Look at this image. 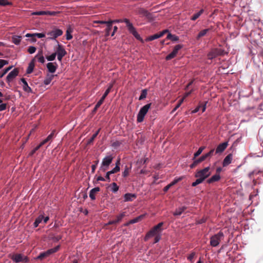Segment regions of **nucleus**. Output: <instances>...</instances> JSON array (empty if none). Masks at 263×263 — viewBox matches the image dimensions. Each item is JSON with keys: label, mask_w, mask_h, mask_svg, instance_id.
<instances>
[{"label": "nucleus", "mask_w": 263, "mask_h": 263, "mask_svg": "<svg viewBox=\"0 0 263 263\" xmlns=\"http://www.w3.org/2000/svg\"><path fill=\"white\" fill-rule=\"evenodd\" d=\"M112 21L113 23H125L129 33L133 34L136 39L138 40H141V36L136 31V28L127 18L116 20Z\"/></svg>", "instance_id": "nucleus-1"}, {"label": "nucleus", "mask_w": 263, "mask_h": 263, "mask_svg": "<svg viewBox=\"0 0 263 263\" xmlns=\"http://www.w3.org/2000/svg\"><path fill=\"white\" fill-rule=\"evenodd\" d=\"M113 160V157L111 155H109L105 157L103 160L99 168L100 171L105 172L108 169L110 164L111 163Z\"/></svg>", "instance_id": "nucleus-2"}, {"label": "nucleus", "mask_w": 263, "mask_h": 263, "mask_svg": "<svg viewBox=\"0 0 263 263\" xmlns=\"http://www.w3.org/2000/svg\"><path fill=\"white\" fill-rule=\"evenodd\" d=\"M151 103L147 104L141 108L137 115V120L138 122L140 123L143 121L145 115L151 107Z\"/></svg>", "instance_id": "nucleus-3"}, {"label": "nucleus", "mask_w": 263, "mask_h": 263, "mask_svg": "<svg viewBox=\"0 0 263 263\" xmlns=\"http://www.w3.org/2000/svg\"><path fill=\"white\" fill-rule=\"evenodd\" d=\"M211 175L210 172V167L207 166L202 170H200L196 172L195 175V177L199 178L203 181L206 178H207Z\"/></svg>", "instance_id": "nucleus-4"}, {"label": "nucleus", "mask_w": 263, "mask_h": 263, "mask_svg": "<svg viewBox=\"0 0 263 263\" xmlns=\"http://www.w3.org/2000/svg\"><path fill=\"white\" fill-rule=\"evenodd\" d=\"M223 236V233L221 231H220L218 233L211 236L210 238V245L213 247L218 246L219 244L220 241Z\"/></svg>", "instance_id": "nucleus-5"}, {"label": "nucleus", "mask_w": 263, "mask_h": 263, "mask_svg": "<svg viewBox=\"0 0 263 263\" xmlns=\"http://www.w3.org/2000/svg\"><path fill=\"white\" fill-rule=\"evenodd\" d=\"M60 246L58 245L53 248L50 249L46 251L41 252L36 257V259H42L48 257L51 254L57 252L60 249Z\"/></svg>", "instance_id": "nucleus-6"}, {"label": "nucleus", "mask_w": 263, "mask_h": 263, "mask_svg": "<svg viewBox=\"0 0 263 263\" xmlns=\"http://www.w3.org/2000/svg\"><path fill=\"white\" fill-rule=\"evenodd\" d=\"M55 53H57V59L60 62L62 61V58L67 54V52L64 47L62 45L60 44L58 42L57 48Z\"/></svg>", "instance_id": "nucleus-7"}, {"label": "nucleus", "mask_w": 263, "mask_h": 263, "mask_svg": "<svg viewBox=\"0 0 263 263\" xmlns=\"http://www.w3.org/2000/svg\"><path fill=\"white\" fill-rule=\"evenodd\" d=\"M62 34L63 31L62 30L55 28L48 32L47 35L49 36L48 39L55 40L57 37L62 35Z\"/></svg>", "instance_id": "nucleus-8"}, {"label": "nucleus", "mask_w": 263, "mask_h": 263, "mask_svg": "<svg viewBox=\"0 0 263 263\" xmlns=\"http://www.w3.org/2000/svg\"><path fill=\"white\" fill-rule=\"evenodd\" d=\"M11 258L12 260L16 263L20 262H28L29 261L28 257L22 254H14L12 256Z\"/></svg>", "instance_id": "nucleus-9"}, {"label": "nucleus", "mask_w": 263, "mask_h": 263, "mask_svg": "<svg viewBox=\"0 0 263 263\" xmlns=\"http://www.w3.org/2000/svg\"><path fill=\"white\" fill-rule=\"evenodd\" d=\"M223 52V50L221 49H213L208 54V59L210 60L213 59L219 55H222Z\"/></svg>", "instance_id": "nucleus-10"}, {"label": "nucleus", "mask_w": 263, "mask_h": 263, "mask_svg": "<svg viewBox=\"0 0 263 263\" xmlns=\"http://www.w3.org/2000/svg\"><path fill=\"white\" fill-rule=\"evenodd\" d=\"M182 48V45L180 44H178L176 45L172 52H171L170 54H168L165 58L166 60H170L173 58H174L177 55L178 51Z\"/></svg>", "instance_id": "nucleus-11"}, {"label": "nucleus", "mask_w": 263, "mask_h": 263, "mask_svg": "<svg viewBox=\"0 0 263 263\" xmlns=\"http://www.w3.org/2000/svg\"><path fill=\"white\" fill-rule=\"evenodd\" d=\"M119 163H120L119 160H118L116 163V166L113 169H112L111 171H108L106 173L105 178L107 181L110 182V177H109L110 175L116 173H117L118 172H119L120 171V167L119 166Z\"/></svg>", "instance_id": "nucleus-12"}, {"label": "nucleus", "mask_w": 263, "mask_h": 263, "mask_svg": "<svg viewBox=\"0 0 263 263\" xmlns=\"http://www.w3.org/2000/svg\"><path fill=\"white\" fill-rule=\"evenodd\" d=\"M18 74V71L17 69H14L12 70L7 76V81L11 82L14 78H15Z\"/></svg>", "instance_id": "nucleus-13"}, {"label": "nucleus", "mask_w": 263, "mask_h": 263, "mask_svg": "<svg viewBox=\"0 0 263 263\" xmlns=\"http://www.w3.org/2000/svg\"><path fill=\"white\" fill-rule=\"evenodd\" d=\"M58 67L57 63L49 62L47 64V68L48 70L50 73H54Z\"/></svg>", "instance_id": "nucleus-14"}, {"label": "nucleus", "mask_w": 263, "mask_h": 263, "mask_svg": "<svg viewBox=\"0 0 263 263\" xmlns=\"http://www.w3.org/2000/svg\"><path fill=\"white\" fill-rule=\"evenodd\" d=\"M228 145V142H224L219 144L216 149L215 153L218 154L223 152L227 148Z\"/></svg>", "instance_id": "nucleus-15"}, {"label": "nucleus", "mask_w": 263, "mask_h": 263, "mask_svg": "<svg viewBox=\"0 0 263 263\" xmlns=\"http://www.w3.org/2000/svg\"><path fill=\"white\" fill-rule=\"evenodd\" d=\"M215 149H212L209 153L202 155L199 159H197V160L198 161V163H200V162L204 161L208 158L211 157L213 155Z\"/></svg>", "instance_id": "nucleus-16"}, {"label": "nucleus", "mask_w": 263, "mask_h": 263, "mask_svg": "<svg viewBox=\"0 0 263 263\" xmlns=\"http://www.w3.org/2000/svg\"><path fill=\"white\" fill-rule=\"evenodd\" d=\"M138 14L142 16H145L147 18L151 17V14L143 8H140L138 12Z\"/></svg>", "instance_id": "nucleus-17"}, {"label": "nucleus", "mask_w": 263, "mask_h": 263, "mask_svg": "<svg viewBox=\"0 0 263 263\" xmlns=\"http://www.w3.org/2000/svg\"><path fill=\"white\" fill-rule=\"evenodd\" d=\"M136 198V195L132 193H126L124 195V200L125 202L132 201Z\"/></svg>", "instance_id": "nucleus-18"}, {"label": "nucleus", "mask_w": 263, "mask_h": 263, "mask_svg": "<svg viewBox=\"0 0 263 263\" xmlns=\"http://www.w3.org/2000/svg\"><path fill=\"white\" fill-rule=\"evenodd\" d=\"M233 155L232 154H230L227 155L224 159L222 163L223 166H226L230 164L232 160Z\"/></svg>", "instance_id": "nucleus-19"}, {"label": "nucleus", "mask_w": 263, "mask_h": 263, "mask_svg": "<svg viewBox=\"0 0 263 263\" xmlns=\"http://www.w3.org/2000/svg\"><path fill=\"white\" fill-rule=\"evenodd\" d=\"M57 75H54L48 73L46 74V77L44 80V84L45 85H49L51 81L53 79L54 76H57Z\"/></svg>", "instance_id": "nucleus-20"}, {"label": "nucleus", "mask_w": 263, "mask_h": 263, "mask_svg": "<svg viewBox=\"0 0 263 263\" xmlns=\"http://www.w3.org/2000/svg\"><path fill=\"white\" fill-rule=\"evenodd\" d=\"M124 216H125V213L123 212L121 214H120L117 216L116 219L110 220L108 222V224H116V223H118L119 222H120L122 220V219L123 218V217Z\"/></svg>", "instance_id": "nucleus-21"}, {"label": "nucleus", "mask_w": 263, "mask_h": 263, "mask_svg": "<svg viewBox=\"0 0 263 263\" xmlns=\"http://www.w3.org/2000/svg\"><path fill=\"white\" fill-rule=\"evenodd\" d=\"M21 81L23 83V88L25 91L30 92L32 91L31 88L28 86V83L24 78H22Z\"/></svg>", "instance_id": "nucleus-22"}, {"label": "nucleus", "mask_w": 263, "mask_h": 263, "mask_svg": "<svg viewBox=\"0 0 263 263\" xmlns=\"http://www.w3.org/2000/svg\"><path fill=\"white\" fill-rule=\"evenodd\" d=\"M100 190V188L99 187H96L93 189H92L89 192V197L91 198V200H95L96 197H95V194L97 192H99Z\"/></svg>", "instance_id": "nucleus-23"}, {"label": "nucleus", "mask_w": 263, "mask_h": 263, "mask_svg": "<svg viewBox=\"0 0 263 263\" xmlns=\"http://www.w3.org/2000/svg\"><path fill=\"white\" fill-rule=\"evenodd\" d=\"M35 58L37 59V61L39 62L41 64H44L45 62V58L43 55V51L42 50L38 52L37 54L36 55Z\"/></svg>", "instance_id": "nucleus-24"}, {"label": "nucleus", "mask_w": 263, "mask_h": 263, "mask_svg": "<svg viewBox=\"0 0 263 263\" xmlns=\"http://www.w3.org/2000/svg\"><path fill=\"white\" fill-rule=\"evenodd\" d=\"M158 233H157V231H155L153 228L146 235L145 237V240H147L148 238L150 237H152L154 236H156L158 235Z\"/></svg>", "instance_id": "nucleus-25"}, {"label": "nucleus", "mask_w": 263, "mask_h": 263, "mask_svg": "<svg viewBox=\"0 0 263 263\" xmlns=\"http://www.w3.org/2000/svg\"><path fill=\"white\" fill-rule=\"evenodd\" d=\"M158 233H157V231H155L153 228L146 235L145 237V240H147L148 238L150 237H152L154 236H156L158 235Z\"/></svg>", "instance_id": "nucleus-26"}, {"label": "nucleus", "mask_w": 263, "mask_h": 263, "mask_svg": "<svg viewBox=\"0 0 263 263\" xmlns=\"http://www.w3.org/2000/svg\"><path fill=\"white\" fill-rule=\"evenodd\" d=\"M220 179V176L219 174H215L213 175L212 177L209 178L207 180V182L208 183H211L214 182L218 181Z\"/></svg>", "instance_id": "nucleus-27"}, {"label": "nucleus", "mask_w": 263, "mask_h": 263, "mask_svg": "<svg viewBox=\"0 0 263 263\" xmlns=\"http://www.w3.org/2000/svg\"><path fill=\"white\" fill-rule=\"evenodd\" d=\"M186 208L185 206L179 207L176 210L173 215L174 216H179L186 210Z\"/></svg>", "instance_id": "nucleus-28"}, {"label": "nucleus", "mask_w": 263, "mask_h": 263, "mask_svg": "<svg viewBox=\"0 0 263 263\" xmlns=\"http://www.w3.org/2000/svg\"><path fill=\"white\" fill-rule=\"evenodd\" d=\"M21 39V36L13 35L12 37V41L14 44L18 45L20 44Z\"/></svg>", "instance_id": "nucleus-29"}, {"label": "nucleus", "mask_w": 263, "mask_h": 263, "mask_svg": "<svg viewBox=\"0 0 263 263\" xmlns=\"http://www.w3.org/2000/svg\"><path fill=\"white\" fill-rule=\"evenodd\" d=\"M112 86H113V83L109 84L108 88L106 90V91H105L104 93L103 94V95L101 97V99H102L103 101L104 100L105 98L107 97V96L110 92L111 88H112Z\"/></svg>", "instance_id": "nucleus-30"}, {"label": "nucleus", "mask_w": 263, "mask_h": 263, "mask_svg": "<svg viewBox=\"0 0 263 263\" xmlns=\"http://www.w3.org/2000/svg\"><path fill=\"white\" fill-rule=\"evenodd\" d=\"M43 219V216L41 215L39 216L35 219V221L33 223V226L35 228L38 227L39 224L42 221Z\"/></svg>", "instance_id": "nucleus-31"}, {"label": "nucleus", "mask_w": 263, "mask_h": 263, "mask_svg": "<svg viewBox=\"0 0 263 263\" xmlns=\"http://www.w3.org/2000/svg\"><path fill=\"white\" fill-rule=\"evenodd\" d=\"M163 225V222H161L159 223L157 225L155 226L153 229L157 231L158 234H160L162 231V229L161 228L162 226Z\"/></svg>", "instance_id": "nucleus-32"}, {"label": "nucleus", "mask_w": 263, "mask_h": 263, "mask_svg": "<svg viewBox=\"0 0 263 263\" xmlns=\"http://www.w3.org/2000/svg\"><path fill=\"white\" fill-rule=\"evenodd\" d=\"M167 39L174 42H177L179 40V37L175 34L169 33L167 35Z\"/></svg>", "instance_id": "nucleus-33"}, {"label": "nucleus", "mask_w": 263, "mask_h": 263, "mask_svg": "<svg viewBox=\"0 0 263 263\" xmlns=\"http://www.w3.org/2000/svg\"><path fill=\"white\" fill-rule=\"evenodd\" d=\"M54 133L55 130H53L52 133L49 135H48V136L45 140H44L42 141L44 144L47 142L51 141L54 138Z\"/></svg>", "instance_id": "nucleus-34"}, {"label": "nucleus", "mask_w": 263, "mask_h": 263, "mask_svg": "<svg viewBox=\"0 0 263 263\" xmlns=\"http://www.w3.org/2000/svg\"><path fill=\"white\" fill-rule=\"evenodd\" d=\"M203 11H204L203 9L200 10L198 12L194 14L191 18V20L192 21H195L202 14Z\"/></svg>", "instance_id": "nucleus-35"}, {"label": "nucleus", "mask_w": 263, "mask_h": 263, "mask_svg": "<svg viewBox=\"0 0 263 263\" xmlns=\"http://www.w3.org/2000/svg\"><path fill=\"white\" fill-rule=\"evenodd\" d=\"M210 31V29H205L201 30L198 34L197 36V39L198 40L202 36L205 35L209 31Z\"/></svg>", "instance_id": "nucleus-36"}, {"label": "nucleus", "mask_w": 263, "mask_h": 263, "mask_svg": "<svg viewBox=\"0 0 263 263\" xmlns=\"http://www.w3.org/2000/svg\"><path fill=\"white\" fill-rule=\"evenodd\" d=\"M100 129H99L92 136V137L88 140L87 141V144H91L94 140V139L96 138L97 135L99 134Z\"/></svg>", "instance_id": "nucleus-37"}, {"label": "nucleus", "mask_w": 263, "mask_h": 263, "mask_svg": "<svg viewBox=\"0 0 263 263\" xmlns=\"http://www.w3.org/2000/svg\"><path fill=\"white\" fill-rule=\"evenodd\" d=\"M34 67V65L33 62H31L29 63V66L27 69L26 72L27 73H31L33 70Z\"/></svg>", "instance_id": "nucleus-38"}, {"label": "nucleus", "mask_w": 263, "mask_h": 263, "mask_svg": "<svg viewBox=\"0 0 263 263\" xmlns=\"http://www.w3.org/2000/svg\"><path fill=\"white\" fill-rule=\"evenodd\" d=\"M143 215H140L139 216H138L132 220H130L129 222V223L130 224H133V223H137L138 222V221H139L143 217Z\"/></svg>", "instance_id": "nucleus-39"}, {"label": "nucleus", "mask_w": 263, "mask_h": 263, "mask_svg": "<svg viewBox=\"0 0 263 263\" xmlns=\"http://www.w3.org/2000/svg\"><path fill=\"white\" fill-rule=\"evenodd\" d=\"M204 149V147L203 146L199 147L198 151L194 154V157L193 158V160H194L196 157L199 156L201 154Z\"/></svg>", "instance_id": "nucleus-40"}, {"label": "nucleus", "mask_w": 263, "mask_h": 263, "mask_svg": "<svg viewBox=\"0 0 263 263\" xmlns=\"http://www.w3.org/2000/svg\"><path fill=\"white\" fill-rule=\"evenodd\" d=\"M260 172H261V171L260 170H259L258 169H255L254 170L251 172L249 174L248 176L250 179H251L252 176H253L254 175H257L259 173H260Z\"/></svg>", "instance_id": "nucleus-41"}, {"label": "nucleus", "mask_w": 263, "mask_h": 263, "mask_svg": "<svg viewBox=\"0 0 263 263\" xmlns=\"http://www.w3.org/2000/svg\"><path fill=\"white\" fill-rule=\"evenodd\" d=\"M113 23V22L112 21H109V22H108L107 23V28H106V35H109V32L111 30V27H112V24Z\"/></svg>", "instance_id": "nucleus-42"}, {"label": "nucleus", "mask_w": 263, "mask_h": 263, "mask_svg": "<svg viewBox=\"0 0 263 263\" xmlns=\"http://www.w3.org/2000/svg\"><path fill=\"white\" fill-rule=\"evenodd\" d=\"M147 96V90L146 89H143L142 90V92L141 93V95L139 98V100H142L144 99Z\"/></svg>", "instance_id": "nucleus-43"}, {"label": "nucleus", "mask_w": 263, "mask_h": 263, "mask_svg": "<svg viewBox=\"0 0 263 263\" xmlns=\"http://www.w3.org/2000/svg\"><path fill=\"white\" fill-rule=\"evenodd\" d=\"M119 190V187L117 185V183L114 182L111 184V191L113 193H116Z\"/></svg>", "instance_id": "nucleus-44"}, {"label": "nucleus", "mask_w": 263, "mask_h": 263, "mask_svg": "<svg viewBox=\"0 0 263 263\" xmlns=\"http://www.w3.org/2000/svg\"><path fill=\"white\" fill-rule=\"evenodd\" d=\"M57 56V53L55 52L52 53L51 55L46 57V59L49 61H52L55 60Z\"/></svg>", "instance_id": "nucleus-45"}, {"label": "nucleus", "mask_w": 263, "mask_h": 263, "mask_svg": "<svg viewBox=\"0 0 263 263\" xmlns=\"http://www.w3.org/2000/svg\"><path fill=\"white\" fill-rule=\"evenodd\" d=\"M12 3L8 0H0V6H5L7 5H11Z\"/></svg>", "instance_id": "nucleus-46"}, {"label": "nucleus", "mask_w": 263, "mask_h": 263, "mask_svg": "<svg viewBox=\"0 0 263 263\" xmlns=\"http://www.w3.org/2000/svg\"><path fill=\"white\" fill-rule=\"evenodd\" d=\"M104 101L102 99H100L96 104L95 107L93 109V111H96L97 109L102 105Z\"/></svg>", "instance_id": "nucleus-47"}, {"label": "nucleus", "mask_w": 263, "mask_h": 263, "mask_svg": "<svg viewBox=\"0 0 263 263\" xmlns=\"http://www.w3.org/2000/svg\"><path fill=\"white\" fill-rule=\"evenodd\" d=\"M203 182L202 179H200L199 178H197L195 181L193 182L192 184L193 186H196L198 184H199Z\"/></svg>", "instance_id": "nucleus-48"}, {"label": "nucleus", "mask_w": 263, "mask_h": 263, "mask_svg": "<svg viewBox=\"0 0 263 263\" xmlns=\"http://www.w3.org/2000/svg\"><path fill=\"white\" fill-rule=\"evenodd\" d=\"M129 168H129L127 166H125V167L124 168V170L123 172L122 173V176L124 177H126V176H128V175L129 174Z\"/></svg>", "instance_id": "nucleus-49"}, {"label": "nucleus", "mask_w": 263, "mask_h": 263, "mask_svg": "<svg viewBox=\"0 0 263 263\" xmlns=\"http://www.w3.org/2000/svg\"><path fill=\"white\" fill-rule=\"evenodd\" d=\"M66 38L67 40H70L72 38V35L71 34V31L69 29L66 31Z\"/></svg>", "instance_id": "nucleus-50"}, {"label": "nucleus", "mask_w": 263, "mask_h": 263, "mask_svg": "<svg viewBox=\"0 0 263 263\" xmlns=\"http://www.w3.org/2000/svg\"><path fill=\"white\" fill-rule=\"evenodd\" d=\"M159 38V36H158L157 33L153 35L149 36L147 39V40L149 41H153L155 39H157Z\"/></svg>", "instance_id": "nucleus-51"}, {"label": "nucleus", "mask_w": 263, "mask_h": 263, "mask_svg": "<svg viewBox=\"0 0 263 263\" xmlns=\"http://www.w3.org/2000/svg\"><path fill=\"white\" fill-rule=\"evenodd\" d=\"M8 64V61L5 60H0V69H2L5 65Z\"/></svg>", "instance_id": "nucleus-52"}, {"label": "nucleus", "mask_w": 263, "mask_h": 263, "mask_svg": "<svg viewBox=\"0 0 263 263\" xmlns=\"http://www.w3.org/2000/svg\"><path fill=\"white\" fill-rule=\"evenodd\" d=\"M36 51V48L34 46H30L28 49V51L29 53L32 54Z\"/></svg>", "instance_id": "nucleus-53"}, {"label": "nucleus", "mask_w": 263, "mask_h": 263, "mask_svg": "<svg viewBox=\"0 0 263 263\" xmlns=\"http://www.w3.org/2000/svg\"><path fill=\"white\" fill-rule=\"evenodd\" d=\"M33 15H46V13L45 11H36L32 13Z\"/></svg>", "instance_id": "nucleus-54"}, {"label": "nucleus", "mask_w": 263, "mask_h": 263, "mask_svg": "<svg viewBox=\"0 0 263 263\" xmlns=\"http://www.w3.org/2000/svg\"><path fill=\"white\" fill-rule=\"evenodd\" d=\"M193 160V162L190 165V167L192 168H194V167H195L197 165H198L199 164L197 159H195L194 160Z\"/></svg>", "instance_id": "nucleus-55"}, {"label": "nucleus", "mask_w": 263, "mask_h": 263, "mask_svg": "<svg viewBox=\"0 0 263 263\" xmlns=\"http://www.w3.org/2000/svg\"><path fill=\"white\" fill-rule=\"evenodd\" d=\"M34 36L37 37L38 38H42L45 37V34L43 33H36L33 34Z\"/></svg>", "instance_id": "nucleus-56"}, {"label": "nucleus", "mask_w": 263, "mask_h": 263, "mask_svg": "<svg viewBox=\"0 0 263 263\" xmlns=\"http://www.w3.org/2000/svg\"><path fill=\"white\" fill-rule=\"evenodd\" d=\"M183 101V99H182L181 100H180L179 101V102L177 104V105L176 106V107L173 109V110H172L173 112L176 111L177 109V108H178L180 107V106L181 104V103H182Z\"/></svg>", "instance_id": "nucleus-57"}, {"label": "nucleus", "mask_w": 263, "mask_h": 263, "mask_svg": "<svg viewBox=\"0 0 263 263\" xmlns=\"http://www.w3.org/2000/svg\"><path fill=\"white\" fill-rule=\"evenodd\" d=\"M195 255V253H192L191 254L189 255V256L187 257L188 260H189L191 261H192V260L193 259L194 256Z\"/></svg>", "instance_id": "nucleus-58"}, {"label": "nucleus", "mask_w": 263, "mask_h": 263, "mask_svg": "<svg viewBox=\"0 0 263 263\" xmlns=\"http://www.w3.org/2000/svg\"><path fill=\"white\" fill-rule=\"evenodd\" d=\"M6 107H7L6 104H0V111L5 110L6 109Z\"/></svg>", "instance_id": "nucleus-59"}, {"label": "nucleus", "mask_w": 263, "mask_h": 263, "mask_svg": "<svg viewBox=\"0 0 263 263\" xmlns=\"http://www.w3.org/2000/svg\"><path fill=\"white\" fill-rule=\"evenodd\" d=\"M108 22H109V21H96L94 22L95 23H99L101 24H107Z\"/></svg>", "instance_id": "nucleus-60"}, {"label": "nucleus", "mask_w": 263, "mask_h": 263, "mask_svg": "<svg viewBox=\"0 0 263 263\" xmlns=\"http://www.w3.org/2000/svg\"><path fill=\"white\" fill-rule=\"evenodd\" d=\"M160 239H161L160 234H158V235H156V236L155 237V242H154L155 243L158 242V241H159Z\"/></svg>", "instance_id": "nucleus-61"}, {"label": "nucleus", "mask_w": 263, "mask_h": 263, "mask_svg": "<svg viewBox=\"0 0 263 263\" xmlns=\"http://www.w3.org/2000/svg\"><path fill=\"white\" fill-rule=\"evenodd\" d=\"M181 180V178L175 179L171 183V184L173 186Z\"/></svg>", "instance_id": "nucleus-62"}, {"label": "nucleus", "mask_w": 263, "mask_h": 263, "mask_svg": "<svg viewBox=\"0 0 263 263\" xmlns=\"http://www.w3.org/2000/svg\"><path fill=\"white\" fill-rule=\"evenodd\" d=\"M46 15H54L57 13L55 11H46Z\"/></svg>", "instance_id": "nucleus-63"}, {"label": "nucleus", "mask_w": 263, "mask_h": 263, "mask_svg": "<svg viewBox=\"0 0 263 263\" xmlns=\"http://www.w3.org/2000/svg\"><path fill=\"white\" fill-rule=\"evenodd\" d=\"M172 186V185L171 184V183H170L164 187L163 191L164 192H167Z\"/></svg>", "instance_id": "nucleus-64"}]
</instances>
